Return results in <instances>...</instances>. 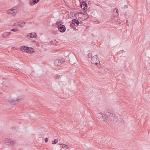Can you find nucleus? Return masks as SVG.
I'll list each match as a JSON object with an SVG mask.
<instances>
[{"mask_svg":"<svg viewBox=\"0 0 150 150\" xmlns=\"http://www.w3.org/2000/svg\"><path fill=\"white\" fill-rule=\"evenodd\" d=\"M11 34V32L9 33H4L2 35V37L3 38H6L8 36H9Z\"/></svg>","mask_w":150,"mask_h":150,"instance_id":"13","label":"nucleus"},{"mask_svg":"<svg viewBox=\"0 0 150 150\" xmlns=\"http://www.w3.org/2000/svg\"><path fill=\"white\" fill-rule=\"evenodd\" d=\"M72 23L74 25L77 26L79 24V22L77 19H74L72 20Z\"/></svg>","mask_w":150,"mask_h":150,"instance_id":"12","label":"nucleus"},{"mask_svg":"<svg viewBox=\"0 0 150 150\" xmlns=\"http://www.w3.org/2000/svg\"><path fill=\"white\" fill-rule=\"evenodd\" d=\"M117 11H118V10H116V12L117 13Z\"/></svg>","mask_w":150,"mask_h":150,"instance_id":"27","label":"nucleus"},{"mask_svg":"<svg viewBox=\"0 0 150 150\" xmlns=\"http://www.w3.org/2000/svg\"><path fill=\"white\" fill-rule=\"evenodd\" d=\"M83 15L85 19H87L88 18V14L86 13H84L83 14Z\"/></svg>","mask_w":150,"mask_h":150,"instance_id":"16","label":"nucleus"},{"mask_svg":"<svg viewBox=\"0 0 150 150\" xmlns=\"http://www.w3.org/2000/svg\"><path fill=\"white\" fill-rule=\"evenodd\" d=\"M64 59H56L54 61V65L56 66L60 65L62 63L65 62Z\"/></svg>","mask_w":150,"mask_h":150,"instance_id":"6","label":"nucleus"},{"mask_svg":"<svg viewBox=\"0 0 150 150\" xmlns=\"http://www.w3.org/2000/svg\"><path fill=\"white\" fill-rule=\"evenodd\" d=\"M40 0H30L29 4L31 6H33L35 4L37 3Z\"/></svg>","mask_w":150,"mask_h":150,"instance_id":"11","label":"nucleus"},{"mask_svg":"<svg viewBox=\"0 0 150 150\" xmlns=\"http://www.w3.org/2000/svg\"><path fill=\"white\" fill-rule=\"evenodd\" d=\"M61 145H64V147L67 149H68L69 148L68 146L67 145L64 144H62Z\"/></svg>","mask_w":150,"mask_h":150,"instance_id":"21","label":"nucleus"},{"mask_svg":"<svg viewBox=\"0 0 150 150\" xmlns=\"http://www.w3.org/2000/svg\"><path fill=\"white\" fill-rule=\"evenodd\" d=\"M57 43H58V42L57 41Z\"/></svg>","mask_w":150,"mask_h":150,"instance_id":"30","label":"nucleus"},{"mask_svg":"<svg viewBox=\"0 0 150 150\" xmlns=\"http://www.w3.org/2000/svg\"><path fill=\"white\" fill-rule=\"evenodd\" d=\"M74 60H76V58H75V57H74Z\"/></svg>","mask_w":150,"mask_h":150,"instance_id":"26","label":"nucleus"},{"mask_svg":"<svg viewBox=\"0 0 150 150\" xmlns=\"http://www.w3.org/2000/svg\"><path fill=\"white\" fill-rule=\"evenodd\" d=\"M11 30L13 32H17L19 30L18 28H14L12 29Z\"/></svg>","mask_w":150,"mask_h":150,"instance_id":"19","label":"nucleus"},{"mask_svg":"<svg viewBox=\"0 0 150 150\" xmlns=\"http://www.w3.org/2000/svg\"><path fill=\"white\" fill-rule=\"evenodd\" d=\"M62 148H63V147H64V146H62Z\"/></svg>","mask_w":150,"mask_h":150,"instance_id":"29","label":"nucleus"},{"mask_svg":"<svg viewBox=\"0 0 150 150\" xmlns=\"http://www.w3.org/2000/svg\"><path fill=\"white\" fill-rule=\"evenodd\" d=\"M21 100V98H18L16 99V100H8L7 101H6V102L8 104L9 103V104L11 105H15V104L17 102H18L20 101Z\"/></svg>","mask_w":150,"mask_h":150,"instance_id":"7","label":"nucleus"},{"mask_svg":"<svg viewBox=\"0 0 150 150\" xmlns=\"http://www.w3.org/2000/svg\"><path fill=\"white\" fill-rule=\"evenodd\" d=\"M88 57L89 58H92V54L90 53H88Z\"/></svg>","mask_w":150,"mask_h":150,"instance_id":"22","label":"nucleus"},{"mask_svg":"<svg viewBox=\"0 0 150 150\" xmlns=\"http://www.w3.org/2000/svg\"><path fill=\"white\" fill-rule=\"evenodd\" d=\"M47 141H48V138L47 137H46L45 139V142H46Z\"/></svg>","mask_w":150,"mask_h":150,"instance_id":"24","label":"nucleus"},{"mask_svg":"<svg viewBox=\"0 0 150 150\" xmlns=\"http://www.w3.org/2000/svg\"><path fill=\"white\" fill-rule=\"evenodd\" d=\"M91 62L93 64H95L96 65L100 63V61L98 59L97 55H96L92 57Z\"/></svg>","mask_w":150,"mask_h":150,"instance_id":"3","label":"nucleus"},{"mask_svg":"<svg viewBox=\"0 0 150 150\" xmlns=\"http://www.w3.org/2000/svg\"><path fill=\"white\" fill-rule=\"evenodd\" d=\"M60 76H58V75H57V76H56V79H59V78Z\"/></svg>","mask_w":150,"mask_h":150,"instance_id":"25","label":"nucleus"},{"mask_svg":"<svg viewBox=\"0 0 150 150\" xmlns=\"http://www.w3.org/2000/svg\"><path fill=\"white\" fill-rule=\"evenodd\" d=\"M54 41H56V40H54Z\"/></svg>","mask_w":150,"mask_h":150,"instance_id":"28","label":"nucleus"},{"mask_svg":"<svg viewBox=\"0 0 150 150\" xmlns=\"http://www.w3.org/2000/svg\"><path fill=\"white\" fill-rule=\"evenodd\" d=\"M58 142V139H55L54 141L52 142V144H54L57 143Z\"/></svg>","mask_w":150,"mask_h":150,"instance_id":"18","label":"nucleus"},{"mask_svg":"<svg viewBox=\"0 0 150 150\" xmlns=\"http://www.w3.org/2000/svg\"><path fill=\"white\" fill-rule=\"evenodd\" d=\"M77 14H78V16H79V14H81V15H82V13H81V12H80V13H75L74 14V16L75 17H76V16L77 15Z\"/></svg>","mask_w":150,"mask_h":150,"instance_id":"23","label":"nucleus"},{"mask_svg":"<svg viewBox=\"0 0 150 150\" xmlns=\"http://www.w3.org/2000/svg\"><path fill=\"white\" fill-rule=\"evenodd\" d=\"M19 23L18 24V25L19 26L21 27H23L24 25H25V22H23L21 23L19 22Z\"/></svg>","mask_w":150,"mask_h":150,"instance_id":"15","label":"nucleus"},{"mask_svg":"<svg viewBox=\"0 0 150 150\" xmlns=\"http://www.w3.org/2000/svg\"><path fill=\"white\" fill-rule=\"evenodd\" d=\"M107 118H109L111 121H117L118 120V117L115 113H105Z\"/></svg>","mask_w":150,"mask_h":150,"instance_id":"1","label":"nucleus"},{"mask_svg":"<svg viewBox=\"0 0 150 150\" xmlns=\"http://www.w3.org/2000/svg\"><path fill=\"white\" fill-rule=\"evenodd\" d=\"M4 141L6 144L10 146H12L15 144V142L14 141H11V139L7 138H6Z\"/></svg>","mask_w":150,"mask_h":150,"instance_id":"4","label":"nucleus"},{"mask_svg":"<svg viewBox=\"0 0 150 150\" xmlns=\"http://www.w3.org/2000/svg\"><path fill=\"white\" fill-rule=\"evenodd\" d=\"M29 35H27L26 37L28 38H35L36 37V34L35 33H34V34L33 35V36H32L31 35H33L32 33H30Z\"/></svg>","mask_w":150,"mask_h":150,"instance_id":"14","label":"nucleus"},{"mask_svg":"<svg viewBox=\"0 0 150 150\" xmlns=\"http://www.w3.org/2000/svg\"><path fill=\"white\" fill-rule=\"evenodd\" d=\"M55 45H57V44H56V43H55Z\"/></svg>","mask_w":150,"mask_h":150,"instance_id":"31","label":"nucleus"},{"mask_svg":"<svg viewBox=\"0 0 150 150\" xmlns=\"http://www.w3.org/2000/svg\"><path fill=\"white\" fill-rule=\"evenodd\" d=\"M69 61L72 63L74 64V61L71 58L70 59H69Z\"/></svg>","mask_w":150,"mask_h":150,"instance_id":"20","label":"nucleus"},{"mask_svg":"<svg viewBox=\"0 0 150 150\" xmlns=\"http://www.w3.org/2000/svg\"><path fill=\"white\" fill-rule=\"evenodd\" d=\"M17 12L16 9H10L8 11V13H10L12 16H15Z\"/></svg>","mask_w":150,"mask_h":150,"instance_id":"9","label":"nucleus"},{"mask_svg":"<svg viewBox=\"0 0 150 150\" xmlns=\"http://www.w3.org/2000/svg\"><path fill=\"white\" fill-rule=\"evenodd\" d=\"M57 27L59 31L61 33H64L66 31L65 26L63 25L59 24L58 25Z\"/></svg>","mask_w":150,"mask_h":150,"instance_id":"5","label":"nucleus"},{"mask_svg":"<svg viewBox=\"0 0 150 150\" xmlns=\"http://www.w3.org/2000/svg\"><path fill=\"white\" fill-rule=\"evenodd\" d=\"M21 49L23 52L28 53H33L34 51V49L33 48L26 46L21 47Z\"/></svg>","mask_w":150,"mask_h":150,"instance_id":"2","label":"nucleus"},{"mask_svg":"<svg viewBox=\"0 0 150 150\" xmlns=\"http://www.w3.org/2000/svg\"><path fill=\"white\" fill-rule=\"evenodd\" d=\"M74 13L72 12H70L68 14L69 18H71L73 16Z\"/></svg>","mask_w":150,"mask_h":150,"instance_id":"17","label":"nucleus"},{"mask_svg":"<svg viewBox=\"0 0 150 150\" xmlns=\"http://www.w3.org/2000/svg\"><path fill=\"white\" fill-rule=\"evenodd\" d=\"M81 8L83 9L84 10L87 9V5L85 1L82 2V4L81 5Z\"/></svg>","mask_w":150,"mask_h":150,"instance_id":"8","label":"nucleus"},{"mask_svg":"<svg viewBox=\"0 0 150 150\" xmlns=\"http://www.w3.org/2000/svg\"><path fill=\"white\" fill-rule=\"evenodd\" d=\"M97 116L98 117H100V119H101L102 120L104 121H107V119L106 117H105L103 116V114H102L100 113H97Z\"/></svg>","mask_w":150,"mask_h":150,"instance_id":"10","label":"nucleus"}]
</instances>
